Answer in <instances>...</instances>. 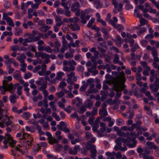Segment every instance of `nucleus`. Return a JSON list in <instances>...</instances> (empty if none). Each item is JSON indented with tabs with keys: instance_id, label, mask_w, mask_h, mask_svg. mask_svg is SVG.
Segmentation results:
<instances>
[{
	"instance_id": "nucleus-4",
	"label": "nucleus",
	"mask_w": 159,
	"mask_h": 159,
	"mask_svg": "<svg viewBox=\"0 0 159 159\" xmlns=\"http://www.w3.org/2000/svg\"><path fill=\"white\" fill-rule=\"evenodd\" d=\"M87 148L89 150L91 154L90 156L92 158H94L96 156L97 151L96 149V146L93 144H91L89 143L87 144Z\"/></svg>"
},
{
	"instance_id": "nucleus-43",
	"label": "nucleus",
	"mask_w": 159,
	"mask_h": 159,
	"mask_svg": "<svg viewBox=\"0 0 159 159\" xmlns=\"http://www.w3.org/2000/svg\"><path fill=\"white\" fill-rule=\"evenodd\" d=\"M66 83L64 81H62L60 83L58 87L59 88L63 89L64 88V87L66 86Z\"/></svg>"
},
{
	"instance_id": "nucleus-51",
	"label": "nucleus",
	"mask_w": 159,
	"mask_h": 159,
	"mask_svg": "<svg viewBox=\"0 0 159 159\" xmlns=\"http://www.w3.org/2000/svg\"><path fill=\"white\" fill-rule=\"evenodd\" d=\"M95 21V19L92 18L91 19V20L89 21L88 24L87 25L88 27H90L91 25L93 24Z\"/></svg>"
},
{
	"instance_id": "nucleus-25",
	"label": "nucleus",
	"mask_w": 159,
	"mask_h": 159,
	"mask_svg": "<svg viewBox=\"0 0 159 159\" xmlns=\"http://www.w3.org/2000/svg\"><path fill=\"white\" fill-rule=\"evenodd\" d=\"M93 102L91 100H88L86 101L85 106L86 107L90 108L93 106Z\"/></svg>"
},
{
	"instance_id": "nucleus-64",
	"label": "nucleus",
	"mask_w": 159,
	"mask_h": 159,
	"mask_svg": "<svg viewBox=\"0 0 159 159\" xmlns=\"http://www.w3.org/2000/svg\"><path fill=\"white\" fill-rule=\"evenodd\" d=\"M66 81L68 84L70 85H73L74 84V82L72 80V79L67 78Z\"/></svg>"
},
{
	"instance_id": "nucleus-50",
	"label": "nucleus",
	"mask_w": 159,
	"mask_h": 159,
	"mask_svg": "<svg viewBox=\"0 0 159 159\" xmlns=\"http://www.w3.org/2000/svg\"><path fill=\"white\" fill-rule=\"evenodd\" d=\"M41 57L42 59L49 58V55L48 54L42 52Z\"/></svg>"
},
{
	"instance_id": "nucleus-32",
	"label": "nucleus",
	"mask_w": 159,
	"mask_h": 159,
	"mask_svg": "<svg viewBox=\"0 0 159 159\" xmlns=\"http://www.w3.org/2000/svg\"><path fill=\"white\" fill-rule=\"evenodd\" d=\"M17 93L19 95H21L22 94L21 90L22 89V86H20L19 85L17 86Z\"/></svg>"
},
{
	"instance_id": "nucleus-6",
	"label": "nucleus",
	"mask_w": 159,
	"mask_h": 159,
	"mask_svg": "<svg viewBox=\"0 0 159 159\" xmlns=\"http://www.w3.org/2000/svg\"><path fill=\"white\" fill-rule=\"evenodd\" d=\"M64 75V73L60 71L57 72L56 74V76L55 78L51 80V82L53 84H55L57 83L56 81L57 80H60L62 79V77Z\"/></svg>"
},
{
	"instance_id": "nucleus-10",
	"label": "nucleus",
	"mask_w": 159,
	"mask_h": 159,
	"mask_svg": "<svg viewBox=\"0 0 159 159\" xmlns=\"http://www.w3.org/2000/svg\"><path fill=\"white\" fill-rule=\"evenodd\" d=\"M116 84L115 86L116 87L114 88L113 89L116 92V96L115 97L117 98H119L121 94V90L118 89L119 87V84L116 83Z\"/></svg>"
},
{
	"instance_id": "nucleus-48",
	"label": "nucleus",
	"mask_w": 159,
	"mask_h": 159,
	"mask_svg": "<svg viewBox=\"0 0 159 159\" xmlns=\"http://www.w3.org/2000/svg\"><path fill=\"white\" fill-rule=\"evenodd\" d=\"M42 68L41 69V71L43 73H44L46 70V65L45 63H43L41 65Z\"/></svg>"
},
{
	"instance_id": "nucleus-44",
	"label": "nucleus",
	"mask_w": 159,
	"mask_h": 159,
	"mask_svg": "<svg viewBox=\"0 0 159 159\" xmlns=\"http://www.w3.org/2000/svg\"><path fill=\"white\" fill-rule=\"evenodd\" d=\"M140 155H143V159H150V157H152V156H148L146 153H142Z\"/></svg>"
},
{
	"instance_id": "nucleus-60",
	"label": "nucleus",
	"mask_w": 159,
	"mask_h": 159,
	"mask_svg": "<svg viewBox=\"0 0 159 159\" xmlns=\"http://www.w3.org/2000/svg\"><path fill=\"white\" fill-rule=\"evenodd\" d=\"M146 30V28L143 27L139 30L137 32V34L140 35L141 33L144 32Z\"/></svg>"
},
{
	"instance_id": "nucleus-38",
	"label": "nucleus",
	"mask_w": 159,
	"mask_h": 159,
	"mask_svg": "<svg viewBox=\"0 0 159 159\" xmlns=\"http://www.w3.org/2000/svg\"><path fill=\"white\" fill-rule=\"evenodd\" d=\"M106 155L109 157L111 158L112 157H114L116 155V152H107L106 153Z\"/></svg>"
},
{
	"instance_id": "nucleus-61",
	"label": "nucleus",
	"mask_w": 159,
	"mask_h": 159,
	"mask_svg": "<svg viewBox=\"0 0 159 159\" xmlns=\"http://www.w3.org/2000/svg\"><path fill=\"white\" fill-rule=\"evenodd\" d=\"M132 48H133L131 49V51L133 52H134L136 49L139 48V47L137 44L136 43L134 44V46H133V47Z\"/></svg>"
},
{
	"instance_id": "nucleus-29",
	"label": "nucleus",
	"mask_w": 159,
	"mask_h": 159,
	"mask_svg": "<svg viewBox=\"0 0 159 159\" xmlns=\"http://www.w3.org/2000/svg\"><path fill=\"white\" fill-rule=\"evenodd\" d=\"M94 80L93 79L91 78L87 80V84L86 85L87 87H88V86H90V85H91L94 84Z\"/></svg>"
},
{
	"instance_id": "nucleus-31",
	"label": "nucleus",
	"mask_w": 159,
	"mask_h": 159,
	"mask_svg": "<svg viewBox=\"0 0 159 159\" xmlns=\"http://www.w3.org/2000/svg\"><path fill=\"white\" fill-rule=\"evenodd\" d=\"M47 83L46 81H44L41 85V87L39 88V89L40 90H44L47 87Z\"/></svg>"
},
{
	"instance_id": "nucleus-49",
	"label": "nucleus",
	"mask_w": 159,
	"mask_h": 159,
	"mask_svg": "<svg viewBox=\"0 0 159 159\" xmlns=\"http://www.w3.org/2000/svg\"><path fill=\"white\" fill-rule=\"evenodd\" d=\"M44 50L49 53H52L53 51L51 48L49 46H47L44 48Z\"/></svg>"
},
{
	"instance_id": "nucleus-57",
	"label": "nucleus",
	"mask_w": 159,
	"mask_h": 159,
	"mask_svg": "<svg viewBox=\"0 0 159 159\" xmlns=\"http://www.w3.org/2000/svg\"><path fill=\"white\" fill-rule=\"evenodd\" d=\"M41 68V66L40 65H38L35 66L33 70L34 73L37 72L38 70H39Z\"/></svg>"
},
{
	"instance_id": "nucleus-63",
	"label": "nucleus",
	"mask_w": 159,
	"mask_h": 159,
	"mask_svg": "<svg viewBox=\"0 0 159 159\" xmlns=\"http://www.w3.org/2000/svg\"><path fill=\"white\" fill-rule=\"evenodd\" d=\"M115 28H116L117 30L120 32H121V31L123 29L122 26L120 25H117V26H116V27Z\"/></svg>"
},
{
	"instance_id": "nucleus-12",
	"label": "nucleus",
	"mask_w": 159,
	"mask_h": 159,
	"mask_svg": "<svg viewBox=\"0 0 159 159\" xmlns=\"http://www.w3.org/2000/svg\"><path fill=\"white\" fill-rule=\"evenodd\" d=\"M95 66H92L91 68H88V71L89 72L92 73L93 75H95L98 73V71L96 69Z\"/></svg>"
},
{
	"instance_id": "nucleus-5",
	"label": "nucleus",
	"mask_w": 159,
	"mask_h": 159,
	"mask_svg": "<svg viewBox=\"0 0 159 159\" xmlns=\"http://www.w3.org/2000/svg\"><path fill=\"white\" fill-rule=\"evenodd\" d=\"M131 140L130 138H128L127 139L124 138L122 139V141L125 143H126L128 146L130 148L134 147L136 145L137 142L135 139V138H133L132 139V143H130V141Z\"/></svg>"
},
{
	"instance_id": "nucleus-45",
	"label": "nucleus",
	"mask_w": 159,
	"mask_h": 159,
	"mask_svg": "<svg viewBox=\"0 0 159 159\" xmlns=\"http://www.w3.org/2000/svg\"><path fill=\"white\" fill-rule=\"evenodd\" d=\"M67 48V46L66 45H62V46L61 47L60 50V52L63 53L64 52L65 50Z\"/></svg>"
},
{
	"instance_id": "nucleus-41",
	"label": "nucleus",
	"mask_w": 159,
	"mask_h": 159,
	"mask_svg": "<svg viewBox=\"0 0 159 159\" xmlns=\"http://www.w3.org/2000/svg\"><path fill=\"white\" fill-rule=\"evenodd\" d=\"M56 95L57 97L59 98L63 97L64 96V93L63 91H61L57 93Z\"/></svg>"
},
{
	"instance_id": "nucleus-42",
	"label": "nucleus",
	"mask_w": 159,
	"mask_h": 159,
	"mask_svg": "<svg viewBox=\"0 0 159 159\" xmlns=\"http://www.w3.org/2000/svg\"><path fill=\"white\" fill-rule=\"evenodd\" d=\"M23 116L25 120H28L30 116V114L28 112H25L23 114Z\"/></svg>"
},
{
	"instance_id": "nucleus-28",
	"label": "nucleus",
	"mask_w": 159,
	"mask_h": 159,
	"mask_svg": "<svg viewBox=\"0 0 159 159\" xmlns=\"http://www.w3.org/2000/svg\"><path fill=\"white\" fill-rule=\"evenodd\" d=\"M86 111V107L85 105H83L81 106L80 109L78 110V112L80 114H82Z\"/></svg>"
},
{
	"instance_id": "nucleus-34",
	"label": "nucleus",
	"mask_w": 159,
	"mask_h": 159,
	"mask_svg": "<svg viewBox=\"0 0 159 159\" xmlns=\"http://www.w3.org/2000/svg\"><path fill=\"white\" fill-rule=\"evenodd\" d=\"M94 4L97 5L96 8L97 9L101 8L102 7V5L100 3L99 0H95L94 2Z\"/></svg>"
},
{
	"instance_id": "nucleus-23",
	"label": "nucleus",
	"mask_w": 159,
	"mask_h": 159,
	"mask_svg": "<svg viewBox=\"0 0 159 159\" xmlns=\"http://www.w3.org/2000/svg\"><path fill=\"white\" fill-rule=\"evenodd\" d=\"M16 95L15 94L11 95L10 97V101L11 102L13 103H15L16 102Z\"/></svg>"
},
{
	"instance_id": "nucleus-20",
	"label": "nucleus",
	"mask_w": 159,
	"mask_h": 159,
	"mask_svg": "<svg viewBox=\"0 0 159 159\" xmlns=\"http://www.w3.org/2000/svg\"><path fill=\"white\" fill-rule=\"evenodd\" d=\"M147 145L148 146L149 148L151 149H157V147L156 145L154 144V143L150 141H148L146 143Z\"/></svg>"
},
{
	"instance_id": "nucleus-27",
	"label": "nucleus",
	"mask_w": 159,
	"mask_h": 159,
	"mask_svg": "<svg viewBox=\"0 0 159 159\" xmlns=\"http://www.w3.org/2000/svg\"><path fill=\"white\" fill-rule=\"evenodd\" d=\"M99 114L103 116H106L107 115V112L106 109H100L99 111Z\"/></svg>"
},
{
	"instance_id": "nucleus-8",
	"label": "nucleus",
	"mask_w": 159,
	"mask_h": 159,
	"mask_svg": "<svg viewBox=\"0 0 159 159\" xmlns=\"http://www.w3.org/2000/svg\"><path fill=\"white\" fill-rule=\"evenodd\" d=\"M78 150H80V146L79 145L75 146L73 150L71 148H70L69 150V153L70 154L76 155L78 152Z\"/></svg>"
},
{
	"instance_id": "nucleus-36",
	"label": "nucleus",
	"mask_w": 159,
	"mask_h": 159,
	"mask_svg": "<svg viewBox=\"0 0 159 159\" xmlns=\"http://www.w3.org/2000/svg\"><path fill=\"white\" fill-rule=\"evenodd\" d=\"M22 32V29L18 28L16 29V31L15 33V34L17 36H19Z\"/></svg>"
},
{
	"instance_id": "nucleus-24",
	"label": "nucleus",
	"mask_w": 159,
	"mask_h": 159,
	"mask_svg": "<svg viewBox=\"0 0 159 159\" xmlns=\"http://www.w3.org/2000/svg\"><path fill=\"white\" fill-rule=\"evenodd\" d=\"M49 143L51 144H53L54 143H57L59 142V141L57 140L52 137L48 139Z\"/></svg>"
},
{
	"instance_id": "nucleus-46",
	"label": "nucleus",
	"mask_w": 159,
	"mask_h": 159,
	"mask_svg": "<svg viewBox=\"0 0 159 159\" xmlns=\"http://www.w3.org/2000/svg\"><path fill=\"white\" fill-rule=\"evenodd\" d=\"M154 84L155 85V86H158V88H159V78L157 77L155 79Z\"/></svg>"
},
{
	"instance_id": "nucleus-7",
	"label": "nucleus",
	"mask_w": 159,
	"mask_h": 159,
	"mask_svg": "<svg viewBox=\"0 0 159 159\" xmlns=\"http://www.w3.org/2000/svg\"><path fill=\"white\" fill-rule=\"evenodd\" d=\"M78 21L77 22H75V20H74V22L71 24L70 25H69V27L73 31H75L76 30H80V26L77 24V23L78 22Z\"/></svg>"
},
{
	"instance_id": "nucleus-13",
	"label": "nucleus",
	"mask_w": 159,
	"mask_h": 159,
	"mask_svg": "<svg viewBox=\"0 0 159 159\" xmlns=\"http://www.w3.org/2000/svg\"><path fill=\"white\" fill-rule=\"evenodd\" d=\"M55 48L53 49V51L57 52H60L59 48L61 46V44L57 40L54 42Z\"/></svg>"
},
{
	"instance_id": "nucleus-15",
	"label": "nucleus",
	"mask_w": 159,
	"mask_h": 159,
	"mask_svg": "<svg viewBox=\"0 0 159 159\" xmlns=\"http://www.w3.org/2000/svg\"><path fill=\"white\" fill-rule=\"evenodd\" d=\"M75 20V22H77L79 21V19L77 17H74L73 18H70L68 19L67 18H64L63 20V21L66 22H74V20Z\"/></svg>"
},
{
	"instance_id": "nucleus-2",
	"label": "nucleus",
	"mask_w": 159,
	"mask_h": 159,
	"mask_svg": "<svg viewBox=\"0 0 159 159\" xmlns=\"http://www.w3.org/2000/svg\"><path fill=\"white\" fill-rule=\"evenodd\" d=\"M19 85V83L14 85L11 83L9 84L7 81L4 80L3 81L2 88L1 87V89H4V90L1 92V94H4L5 92L7 91H8L11 93L13 94L15 92L16 87Z\"/></svg>"
},
{
	"instance_id": "nucleus-3",
	"label": "nucleus",
	"mask_w": 159,
	"mask_h": 159,
	"mask_svg": "<svg viewBox=\"0 0 159 159\" xmlns=\"http://www.w3.org/2000/svg\"><path fill=\"white\" fill-rule=\"evenodd\" d=\"M118 79L121 82V84H120L119 81L118 80V82L119 85V89L120 90H123L125 87L124 82L125 81V74L123 71H122L120 73V75L117 77Z\"/></svg>"
},
{
	"instance_id": "nucleus-19",
	"label": "nucleus",
	"mask_w": 159,
	"mask_h": 159,
	"mask_svg": "<svg viewBox=\"0 0 159 159\" xmlns=\"http://www.w3.org/2000/svg\"><path fill=\"white\" fill-rule=\"evenodd\" d=\"M108 20L110 24L112 25L114 27H116V24L115 23H116L117 21L118 20L117 18L115 17H113V20L112 19H110Z\"/></svg>"
},
{
	"instance_id": "nucleus-35",
	"label": "nucleus",
	"mask_w": 159,
	"mask_h": 159,
	"mask_svg": "<svg viewBox=\"0 0 159 159\" xmlns=\"http://www.w3.org/2000/svg\"><path fill=\"white\" fill-rule=\"evenodd\" d=\"M65 57L66 59L71 58H72L74 55L72 53H70L69 52H66L65 53Z\"/></svg>"
},
{
	"instance_id": "nucleus-55",
	"label": "nucleus",
	"mask_w": 159,
	"mask_h": 159,
	"mask_svg": "<svg viewBox=\"0 0 159 159\" xmlns=\"http://www.w3.org/2000/svg\"><path fill=\"white\" fill-rule=\"evenodd\" d=\"M89 150L87 148V145H86V147L83 148L81 150V153L85 155H86L87 153V150Z\"/></svg>"
},
{
	"instance_id": "nucleus-53",
	"label": "nucleus",
	"mask_w": 159,
	"mask_h": 159,
	"mask_svg": "<svg viewBox=\"0 0 159 159\" xmlns=\"http://www.w3.org/2000/svg\"><path fill=\"white\" fill-rule=\"evenodd\" d=\"M61 5L63 6L65 9H69V8L68 6H67V3L65 2H61Z\"/></svg>"
},
{
	"instance_id": "nucleus-18",
	"label": "nucleus",
	"mask_w": 159,
	"mask_h": 159,
	"mask_svg": "<svg viewBox=\"0 0 159 159\" xmlns=\"http://www.w3.org/2000/svg\"><path fill=\"white\" fill-rule=\"evenodd\" d=\"M56 21L57 22L56 26L60 27L61 25L63 24V22L61 20V19L60 16H56Z\"/></svg>"
},
{
	"instance_id": "nucleus-62",
	"label": "nucleus",
	"mask_w": 159,
	"mask_h": 159,
	"mask_svg": "<svg viewBox=\"0 0 159 159\" xmlns=\"http://www.w3.org/2000/svg\"><path fill=\"white\" fill-rule=\"evenodd\" d=\"M11 49L12 51H16L19 49V47L17 45L12 46L11 47Z\"/></svg>"
},
{
	"instance_id": "nucleus-22",
	"label": "nucleus",
	"mask_w": 159,
	"mask_h": 159,
	"mask_svg": "<svg viewBox=\"0 0 159 159\" xmlns=\"http://www.w3.org/2000/svg\"><path fill=\"white\" fill-rule=\"evenodd\" d=\"M99 54V53L98 51L95 52L94 53V56H93L91 57V60L92 62L94 61H95V60L98 59Z\"/></svg>"
},
{
	"instance_id": "nucleus-59",
	"label": "nucleus",
	"mask_w": 159,
	"mask_h": 159,
	"mask_svg": "<svg viewBox=\"0 0 159 159\" xmlns=\"http://www.w3.org/2000/svg\"><path fill=\"white\" fill-rule=\"evenodd\" d=\"M14 60V59L9 58L8 60H6L5 61V62L8 65L12 63Z\"/></svg>"
},
{
	"instance_id": "nucleus-52",
	"label": "nucleus",
	"mask_w": 159,
	"mask_h": 159,
	"mask_svg": "<svg viewBox=\"0 0 159 159\" xmlns=\"http://www.w3.org/2000/svg\"><path fill=\"white\" fill-rule=\"evenodd\" d=\"M8 68L9 69L8 73L9 74H12L14 71V69L12 68H11L10 65H9L8 66Z\"/></svg>"
},
{
	"instance_id": "nucleus-30",
	"label": "nucleus",
	"mask_w": 159,
	"mask_h": 159,
	"mask_svg": "<svg viewBox=\"0 0 159 159\" xmlns=\"http://www.w3.org/2000/svg\"><path fill=\"white\" fill-rule=\"evenodd\" d=\"M148 21L144 18H142L140 20V26H143L148 23Z\"/></svg>"
},
{
	"instance_id": "nucleus-17",
	"label": "nucleus",
	"mask_w": 159,
	"mask_h": 159,
	"mask_svg": "<svg viewBox=\"0 0 159 159\" xmlns=\"http://www.w3.org/2000/svg\"><path fill=\"white\" fill-rule=\"evenodd\" d=\"M115 82H116V83H117L119 84L118 82V80L116 78L112 79V80H107V84L110 85H111L112 84H113V89L116 87L115 85L116 84V82L115 83Z\"/></svg>"
},
{
	"instance_id": "nucleus-39",
	"label": "nucleus",
	"mask_w": 159,
	"mask_h": 159,
	"mask_svg": "<svg viewBox=\"0 0 159 159\" xmlns=\"http://www.w3.org/2000/svg\"><path fill=\"white\" fill-rule=\"evenodd\" d=\"M72 109L73 108L70 106H68L67 107L64 108V110L68 113H70Z\"/></svg>"
},
{
	"instance_id": "nucleus-37",
	"label": "nucleus",
	"mask_w": 159,
	"mask_h": 159,
	"mask_svg": "<svg viewBox=\"0 0 159 159\" xmlns=\"http://www.w3.org/2000/svg\"><path fill=\"white\" fill-rule=\"evenodd\" d=\"M117 134H118L119 136L121 137L125 136L126 137L128 135H129V133H128L126 134L127 135H125V133L121 131L120 130H119V131H118V132L117 133Z\"/></svg>"
},
{
	"instance_id": "nucleus-56",
	"label": "nucleus",
	"mask_w": 159,
	"mask_h": 159,
	"mask_svg": "<svg viewBox=\"0 0 159 159\" xmlns=\"http://www.w3.org/2000/svg\"><path fill=\"white\" fill-rule=\"evenodd\" d=\"M95 118L93 116H92L89 117L88 120L89 123L91 125H92L93 123V121Z\"/></svg>"
},
{
	"instance_id": "nucleus-26",
	"label": "nucleus",
	"mask_w": 159,
	"mask_h": 159,
	"mask_svg": "<svg viewBox=\"0 0 159 159\" xmlns=\"http://www.w3.org/2000/svg\"><path fill=\"white\" fill-rule=\"evenodd\" d=\"M6 20L9 25L12 27L14 26V24L13 22V20L11 18L7 17L6 18Z\"/></svg>"
},
{
	"instance_id": "nucleus-54",
	"label": "nucleus",
	"mask_w": 159,
	"mask_h": 159,
	"mask_svg": "<svg viewBox=\"0 0 159 159\" xmlns=\"http://www.w3.org/2000/svg\"><path fill=\"white\" fill-rule=\"evenodd\" d=\"M6 136L3 137V139L8 140L11 139V136L10 134L8 133L6 134Z\"/></svg>"
},
{
	"instance_id": "nucleus-21",
	"label": "nucleus",
	"mask_w": 159,
	"mask_h": 159,
	"mask_svg": "<svg viewBox=\"0 0 159 159\" xmlns=\"http://www.w3.org/2000/svg\"><path fill=\"white\" fill-rule=\"evenodd\" d=\"M50 27L48 25H46L45 24H43V26L39 28L41 31L43 32H45L48 30L50 29Z\"/></svg>"
},
{
	"instance_id": "nucleus-47",
	"label": "nucleus",
	"mask_w": 159,
	"mask_h": 159,
	"mask_svg": "<svg viewBox=\"0 0 159 159\" xmlns=\"http://www.w3.org/2000/svg\"><path fill=\"white\" fill-rule=\"evenodd\" d=\"M20 66H22V68L20 69V70L23 72H25L26 70L25 68L27 66V65L25 63H23L20 65Z\"/></svg>"
},
{
	"instance_id": "nucleus-16",
	"label": "nucleus",
	"mask_w": 159,
	"mask_h": 159,
	"mask_svg": "<svg viewBox=\"0 0 159 159\" xmlns=\"http://www.w3.org/2000/svg\"><path fill=\"white\" fill-rule=\"evenodd\" d=\"M94 84L91 85L89 86V89H88L89 93H95L98 91V90L94 87Z\"/></svg>"
},
{
	"instance_id": "nucleus-1",
	"label": "nucleus",
	"mask_w": 159,
	"mask_h": 159,
	"mask_svg": "<svg viewBox=\"0 0 159 159\" xmlns=\"http://www.w3.org/2000/svg\"><path fill=\"white\" fill-rule=\"evenodd\" d=\"M63 64L64 67L63 70L64 71L67 72H70L67 74V78L72 79L73 77V80L76 81L77 80V77L75 75V73L73 71L75 69V67L77 65L76 62L73 60H69L68 61L65 60L63 61Z\"/></svg>"
},
{
	"instance_id": "nucleus-11",
	"label": "nucleus",
	"mask_w": 159,
	"mask_h": 159,
	"mask_svg": "<svg viewBox=\"0 0 159 159\" xmlns=\"http://www.w3.org/2000/svg\"><path fill=\"white\" fill-rule=\"evenodd\" d=\"M112 4L114 5L115 8H117L118 7H119V8H118V10L119 11H122L123 5L121 3L118 4V2H116L115 0H112Z\"/></svg>"
},
{
	"instance_id": "nucleus-40",
	"label": "nucleus",
	"mask_w": 159,
	"mask_h": 159,
	"mask_svg": "<svg viewBox=\"0 0 159 159\" xmlns=\"http://www.w3.org/2000/svg\"><path fill=\"white\" fill-rule=\"evenodd\" d=\"M119 61V56L117 54H115L114 55V58L113 60V63H117Z\"/></svg>"
},
{
	"instance_id": "nucleus-14",
	"label": "nucleus",
	"mask_w": 159,
	"mask_h": 159,
	"mask_svg": "<svg viewBox=\"0 0 159 159\" xmlns=\"http://www.w3.org/2000/svg\"><path fill=\"white\" fill-rule=\"evenodd\" d=\"M100 126L101 127L100 128V131H98V133L99 134H100V136H103V134H102L101 133L102 132V133L104 132L106 129V128L105 127V124L103 122H100Z\"/></svg>"
},
{
	"instance_id": "nucleus-58",
	"label": "nucleus",
	"mask_w": 159,
	"mask_h": 159,
	"mask_svg": "<svg viewBox=\"0 0 159 159\" xmlns=\"http://www.w3.org/2000/svg\"><path fill=\"white\" fill-rule=\"evenodd\" d=\"M66 10L65 12V15L67 17H70L71 16V12L69 10V9H65Z\"/></svg>"
},
{
	"instance_id": "nucleus-33",
	"label": "nucleus",
	"mask_w": 159,
	"mask_h": 159,
	"mask_svg": "<svg viewBox=\"0 0 159 159\" xmlns=\"http://www.w3.org/2000/svg\"><path fill=\"white\" fill-rule=\"evenodd\" d=\"M122 138H118L115 140V142L116 143L117 145L119 146L120 147L122 144Z\"/></svg>"
},
{
	"instance_id": "nucleus-9",
	"label": "nucleus",
	"mask_w": 159,
	"mask_h": 159,
	"mask_svg": "<svg viewBox=\"0 0 159 159\" xmlns=\"http://www.w3.org/2000/svg\"><path fill=\"white\" fill-rule=\"evenodd\" d=\"M80 7V4L78 2H76L74 3L73 4L71 7V10L72 11L75 12L76 11L80 9L79 8Z\"/></svg>"
}]
</instances>
